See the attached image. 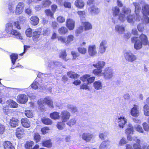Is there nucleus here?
Here are the masks:
<instances>
[{
    "label": "nucleus",
    "instance_id": "473e14b6",
    "mask_svg": "<svg viewBox=\"0 0 149 149\" xmlns=\"http://www.w3.org/2000/svg\"><path fill=\"white\" fill-rule=\"evenodd\" d=\"M50 116L52 119L55 120L59 119L60 117L59 113L57 112H54L51 113L50 114Z\"/></svg>",
    "mask_w": 149,
    "mask_h": 149
},
{
    "label": "nucleus",
    "instance_id": "864d4df0",
    "mask_svg": "<svg viewBox=\"0 0 149 149\" xmlns=\"http://www.w3.org/2000/svg\"><path fill=\"white\" fill-rule=\"evenodd\" d=\"M9 105L10 107L13 108H17L18 107V104L13 100H11Z\"/></svg>",
    "mask_w": 149,
    "mask_h": 149
},
{
    "label": "nucleus",
    "instance_id": "f8f14e48",
    "mask_svg": "<svg viewBox=\"0 0 149 149\" xmlns=\"http://www.w3.org/2000/svg\"><path fill=\"white\" fill-rule=\"evenodd\" d=\"M24 7V4L23 2H20L18 3L15 9V13L16 14H21L23 11Z\"/></svg>",
    "mask_w": 149,
    "mask_h": 149
},
{
    "label": "nucleus",
    "instance_id": "c85d7f7f",
    "mask_svg": "<svg viewBox=\"0 0 149 149\" xmlns=\"http://www.w3.org/2000/svg\"><path fill=\"white\" fill-rule=\"evenodd\" d=\"M10 33L15 36L17 38L21 40H22L23 39L20 33L19 32H18L16 30L12 29Z\"/></svg>",
    "mask_w": 149,
    "mask_h": 149
},
{
    "label": "nucleus",
    "instance_id": "cd10ccee",
    "mask_svg": "<svg viewBox=\"0 0 149 149\" xmlns=\"http://www.w3.org/2000/svg\"><path fill=\"white\" fill-rule=\"evenodd\" d=\"M67 74L69 78L71 79H77L80 76L79 75L72 71L68 72Z\"/></svg>",
    "mask_w": 149,
    "mask_h": 149
},
{
    "label": "nucleus",
    "instance_id": "338daca9",
    "mask_svg": "<svg viewBox=\"0 0 149 149\" xmlns=\"http://www.w3.org/2000/svg\"><path fill=\"white\" fill-rule=\"evenodd\" d=\"M58 41H61V42L64 43L65 44V45L67 46L66 44V38L65 37L62 36H61L59 37L58 38Z\"/></svg>",
    "mask_w": 149,
    "mask_h": 149
},
{
    "label": "nucleus",
    "instance_id": "de8ad7c7",
    "mask_svg": "<svg viewBox=\"0 0 149 149\" xmlns=\"http://www.w3.org/2000/svg\"><path fill=\"white\" fill-rule=\"evenodd\" d=\"M144 115L146 116H149V106L147 104H145L143 107Z\"/></svg>",
    "mask_w": 149,
    "mask_h": 149
},
{
    "label": "nucleus",
    "instance_id": "39448f33",
    "mask_svg": "<svg viewBox=\"0 0 149 149\" xmlns=\"http://www.w3.org/2000/svg\"><path fill=\"white\" fill-rule=\"evenodd\" d=\"M124 56L127 61L132 62L135 61L137 59V57L132 52H126L124 54Z\"/></svg>",
    "mask_w": 149,
    "mask_h": 149
},
{
    "label": "nucleus",
    "instance_id": "052dcab7",
    "mask_svg": "<svg viewBox=\"0 0 149 149\" xmlns=\"http://www.w3.org/2000/svg\"><path fill=\"white\" fill-rule=\"evenodd\" d=\"M135 130L138 132L141 133H143V130L142 127L139 125H136L134 126Z\"/></svg>",
    "mask_w": 149,
    "mask_h": 149
},
{
    "label": "nucleus",
    "instance_id": "680f3d73",
    "mask_svg": "<svg viewBox=\"0 0 149 149\" xmlns=\"http://www.w3.org/2000/svg\"><path fill=\"white\" fill-rule=\"evenodd\" d=\"M137 29L139 32H143L144 30V28L143 24L141 23L139 24L138 25Z\"/></svg>",
    "mask_w": 149,
    "mask_h": 149
},
{
    "label": "nucleus",
    "instance_id": "a18cd8bd",
    "mask_svg": "<svg viewBox=\"0 0 149 149\" xmlns=\"http://www.w3.org/2000/svg\"><path fill=\"white\" fill-rule=\"evenodd\" d=\"M33 113L31 110H26L24 111L25 116L28 118H31L33 117Z\"/></svg>",
    "mask_w": 149,
    "mask_h": 149
},
{
    "label": "nucleus",
    "instance_id": "bb28decb",
    "mask_svg": "<svg viewBox=\"0 0 149 149\" xmlns=\"http://www.w3.org/2000/svg\"><path fill=\"white\" fill-rule=\"evenodd\" d=\"M75 6L79 9H82L84 6V2L82 0H76L74 2Z\"/></svg>",
    "mask_w": 149,
    "mask_h": 149
},
{
    "label": "nucleus",
    "instance_id": "4d7b16f0",
    "mask_svg": "<svg viewBox=\"0 0 149 149\" xmlns=\"http://www.w3.org/2000/svg\"><path fill=\"white\" fill-rule=\"evenodd\" d=\"M64 122L62 121V122H58L57 123V124L56 125V127L59 130H62L63 129V127L65 125Z\"/></svg>",
    "mask_w": 149,
    "mask_h": 149
},
{
    "label": "nucleus",
    "instance_id": "37998d69",
    "mask_svg": "<svg viewBox=\"0 0 149 149\" xmlns=\"http://www.w3.org/2000/svg\"><path fill=\"white\" fill-rule=\"evenodd\" d=\"M74 38V36L71 34L67 36V40H66L67 46L71 42L73 41Z\"/></svg>",
    "mask_w": 149,
    "mask_h": 149
},
{
    "label": "nucleus",
    "instance_id": "7c9ffc66",
    "mask_svg": "<svg viewBox=\"0 0 149 149\" xmlns=\"http://www.w3.org/2000/svg\"><path fill=\"white\" fill-rule=\"evenodd\" d=\"M112 15L114 17H117L120 13V9L117 6L112 8Z\"/></svg>",
    "mask_w": 149,
    "mask_h": 149
},
{
    "label": "nucleus",
    "instance_id": "e433bc0d",
    "mask_svg": "<svg viewBox=\"0 0 149 149\" xmlns=\"http://www.w3.org/2000/svg\"><path fill=\"white\" fill-rule=\"evenodd\" d=\"M13 28V25L12 23L9 22L6 24L5 31L7 33L10 32Z\"/></svg>",
    "mask_w": 149,
    "mask_h": 149
},
{
    "label": "nucleus",
    "instance_id": "1a4fd4ad",
    "mask_svg": "<svg viewBox=\"0 0 149 149\" xmlns=\"http://www.w3.org/2000/svg\"><path fill=\"white\" fill-rule=\"evenodd\" d=\"M28 100V98L25 94H19L17 97V101L19 103L25 104L27 102Z\"/></svg>",
    "mask_w": 149,
    "mask_h": 149
},
{
    "label": "nucleus",
    "instance_id": "2eb2a0df",
    "mask_svg": "<svg viewBox=\"0 0 149 149\" xmlns=\"http://www.w3.org/2000/svg\"><path fill=\"white\" fill-rule=\"evenodd\" d=\"M88 52L89 55L91 56H94L97 54L96 50V46L95 45L89 46Z\"/></svg>",
    "mask_w": 149,
    "mask_h": 149
},
{
    "label": "nucleus",
    "instance_id": "6ab92c4d",
    "mask_svg": "<svg viewBox=\"0 0 149 149\" xmlns=\"http://www.w3.org/2000/svg\"><path fill=\"white\" fill-rule=\"evenodd\" d=\"M89 13L93 15L97 14L100 12L99 9L96 6L93 5L89 7L88 9Z\"/></svg>",
    "mask_w": 149,
    "mask_h": 149
},
{
    "label": "nucleus",
    "instance_id": "ddd939ff",
    "mask_svg": "<svg viewBox=\"0 0 149 149\" xmlns=\"http://www.w3.org/2000/svg\"><path fill=\"white\" fill-rule=\"evenodd\" d=\"M25 130L21 126H19L16 129L15 135L19 139H21L22 136L24 134Z\"/></svg>",
    "mask_w": 149,
    "mask_h": 149
},
{
    "label": "nucleus",
    "instance_id": "5701e85b",
    "mask_svg": "<svg viewBox=\"0 0 149 149\" xmlns=\"http://www.w3.org/2000/svg\"><path fill=\"white\" fill-rule=\"evenodd\" d=\"M81 24L85 31L89 30L92 28V24L88 22H82Z\"/></svg>",
    "mask_w": 149,
    "mask_h": 149
},
{
    "label": "nucleus",
    "instance_id": "72a5a7b5",
    "mask_svg": "<svg viewBox=\"0 0 149 149\" xmlns=\"http://www.w3.org/2000/svg\"><path fill=\"white\" fill-rule=\"evenodd\" d=\"M141 141L139 139L136 140V143L133 144V146L134 149H142L141 144Z\"/></svg>",
    "mask_w": 149,
    "mask_h": 149
},
{
    "label": "nucleus",
    "instance_id": "0e129e2a",
    "mask_svg": "<svg viewBox=\"0 0 149 149\" xmlns=\"http://www.w3.org/2000/svg\"><path fill=\"white\" fill-rule=\"evenodd\" d=\"M57 21L59 23H62L65 21V19L62 16H59L57 18Z\"/></svg>",
    "mask_w": 149,
    "mask_h": 149
},
{
    "label": "nucleus",
    "instance_id": "2f4dec72",
    "mask_svg": "<svg viewBox=\"0 0 149 149\" xmlns=\"http://www.w3.org/2000/svg\"><path fill=\"white\" fill-rule=\"evenodd\" d=\"M41 121L43 123L47 125H51L52 123V121L50 119L45 117L42 118Z\"/></svg>",
    "mask_w": 149,
    "mask_h": 149
},
{
    "label": "nucleus",
    "instance_id": "20e7f679",
    "mask_svg": "<svg viewBox=\"0 0 149 149\" xmlns=\"http://www.w3.org/2000/svg\"><path fill=\"white\" fill-rule=\"evenodd\" d=\"M37 103L39 106L40 108L44 107V103L46 104L50 107L53 108L54 107L53 101L49 97H45L43 100L40 99L38 101Z\"/></svg>",
    "mask_w": 149,
    "mask_h": 149
},
{
    "label": "nucleus",
    "instance_id": "a211bd4d",
    "mask_svg": "<svg viewBox=\"0 0 149 149\" xmlns=\"http://www.w3.org/2000/svg\"><path fill=\"white\" fill-rule=\"evenodd\" d=\"M42 146L48 148H50L52 147L53 144L50 139L45 140L42 142Z\"/></svg>",
    "mask_w": 149,
    "mask_h": 149
},
{
    "label": "nucleus",
    "instance_id": "ea45409f",
    "mask_svg": "<svg viewBox=\"0 0 149 149\" xmlns=\"http://www.w3.org/2000/svg\"><path fill=\"white\" fill-rule=\"evenodd\" d=\"M33 138L36 143H38L40 141L41 136L38 133L36 132L34 133Z\"/></svg>",
    "mask_w": 149,
    "mask_h": 149
},
{
    "label": "nucleus",
    "instance_id": "9d476101",
    "mask_svg": "<svg viewBox=\"0 0 149 149\" xmlns=\"http://www.w3.org/2000/svg\"><path fill=\"white\" fill-rule=\"evenodd\" d=\"M82 138L86 142H89L93 139V134L88 132H85L81 135Z\"/></svg>",
    "mask_w": 149,
    "mask_h": 149
},
{
    "label": "nucleus",
    "instance_id": "7ed1b4c3",
    "mask_svg": "<svg viewBox=\"0 0 149 149\" xmlns=\"http://www.w3.org/2000/svg\"><path fill=\"white\" fill-rule=\"evenodd\" d=\"M95 77H91V75L88 74H85L80 77V79L83 82H86V84H81L80 87L81 89L89 90V88L88 86V84L92 83L94 81Z\"/></svg>",
    "mask_w": 149,
    "mask_h": 149
},
{
    "label": "nucleus",
    "instance_id": "8fccbe9b",
    "mask_svg": "<svg viewBox=\"0 0 149 149\" xmlns=\"http://www.w3.org/2000/svg\"><path fill=\"white\" fill-rule=\"evenodd\" d=\"M84 31V28L82 26H80L76 29L75 31V34L77 36L82 33Z\"/></svg>",
    "mask_w": 149,
    "mask_h": 149
},
{
    "label": "nucleus",
    "instance_id": "f704fd0d",
    "mask_svg": "<svg viewBox=\"0 0 149 149\" xmlns=\"http://www.w3.org/2000/svg\"><path fill=\"white\" fill-rule=\"evenodd\" d=\"M58 33L61 35H65L68 32V30L64 26H61L58 29Z\"/></svg>",
    "mask_w": 149,
    "mask_h": 149
},
{
    "label": "nucleus",
    "instance_id": "aec40b11",
    "mask_svg": "<svg viewBox=\"0 0 149 149\" xmlns=\"http://www.w3.org/2000/svg\"><path fill=\"white\" fill-rule=\"evenodd\" d=\"M107 42L106 40H103L102 41L100 44L99 52L102 54L104 52L107 48L106 46Z\"/></svg>",
    "mask_w": 149,
    "mask_h": 149
},
{
    "label": "nucleus",
    "instance_id": "b1692460",
    "mask_svg": "<svg viewBox=\"0 0 149 149\" xmlns=\"http://www.w3.org/2000/svg\"><path fill=\"white\" fill-rule=\"evenodd\" d=\"M67 55L66 50L64 49L61 50L59 55V58H61L65 61H67L68 60V59L66 57Z\"/></svg>",
    "mask_w": 149,
    "mask_h": 149
},
{
    "label": "nucleus",
    "instance_id": "6e6552de",
    "mask_svg": "<svg viewBox=\"0 0 149 149\" xmlns=\"http://www.w3.org/2000/svg\"><path fill=\"white\" fill-rule=\"evenodd\" d=\"M41 29L40 28H39L33 31L32 35V39L33 41L36 42L38 41L39 40V38L41 35Z\"/></svg>",
    "mask_w": 149,
    "mask_h": 149
},
{
    "label": "nucleus",
    "instance_id": "bf43d9fd",
    "mask_svg": "<svg viewBox=\"0 0 149 149\" xmlns=\"http://www.w3.org/2000/svg\"><path fill=\"white\" fill-rule=\"evenodd\" d=\"M118 16V19L121 22H123L125 20L126 17L124 14L120 13Z\"/></svg>",
    "mask_w": 149,
    "mask_h": 149
},
{
    "label": "nucleus",
    "instance_id": "4468645a",
    "mask_svg": "<svg viewBox=\"0 0 149 149\" xmlns=\"http://www.w3.org/2000/svg\"><path fill=\"white\" fill-rule=\"evenodd\" d=\"M21 123L22 126L24 128H29L31 127V122L26 118H22L21 120Z\"/></svg>",
    "mask_w": 149,
    "mask_h": 149
},
{
    "label": "nucleus",
    "instance_id": "f3484780",
    "mask_svg": "<svg viewBox=\"0 0 149 149\" xmlns=\"http://www.w3.org/2000/svg\"><path fill=\"white\" fill-rule=\"evenodd\" d=\"M130 113L131 115L134 117H138L139 116V112L138 110V107L136 104L134 105V107L132 108Z\"/></svg>",
    "mask_w": 149,
    "mask_h": 149
},
{
    "label": "nucleus",
    "instance_id": "c03bdc74",
    "mask_svg": "<svg viewBox=\"0 0 149 149\" xmlns=\"http://www.w3.org/2000/svg\"><path fill=\"white\" fill-rule=\"evenodd\" d=\"M45 12L46 16L48 17H50L51 18L54 17V13L51 11L50 9H46L45 10Z\"/></svg>",
    "mask_w": 149,
    "mask_h": 149
},
{
    "label": "nucleus",
    "instance_id": "9b49d317",
    "mask_svg": "<svg viewBox=\"0 0 149 149\" xmlns=\"http://www.w3.org/2000/svg\"><path fill=\"white\" fill-rule=\"evenodd\" d=\"M70 113L66 110H63L61 112V119L63 122H66L70 119Z\"/></svg>",
    "mask_w": 149,
    "mask_h": 149
},
{
    "label": "nucleus",
    "instance_id": "a19ab883",
    "mask_svg": "<svg viewBox=\"0 0 149 149\" xmlns=\"http://www.w3.org/2000/svg\"><path fill=\"white\" fill-rule=\"evenodd\" d=\"M34 144V143L32 141H27L26 142L24 147L26 149H32Z\"/></svg>",
    "mask_w": 149,
    "mask_h": 149
},
{
    "label": "nucleus",
    "instance_id": "603ef678",
    "mask_svg": "<svg viewBox=\"0 0 149 149\" xmlns=\"http://www.w3.org/2000/svg\"><path fill=\"white\" fill-rule=\"evenodd\" d=\"M33 33L32 29L30 28L27 29L25 31L26 35L29 37H32Z\"/></svg>",
    "mask_w": 149,
    "mask_h": 149
},
{
    "label": "nucleus",
    "instance_id": "79ce46f5",
    "mask_svg": "<svg viewBox=\"0 0 149 149\" xmlns=\"http://www.w3.org/2000/svg\"><path fill=\"white\" fill-rule=\"evenodd\" d=\"M51 3V1L49 0H44L42 2V7L43 8L48 7Z\"/></svg>",
    "mask_w": 149,
    "mask_h": 149
},
{
    "label": "nucleus",
    "instance_id": "f257e3e1",
    "mask_svg": "<svg viewBox=\"0 0 149 149\" xmlns=\"http://www.w3.org/2000/svg\"><path fill=\"white\" fill-rule=\"evenodd\" d=\"M105 64L103 61H98L95 64H93V66L96 68L92 71V73L94 75L97 77L103 76L106 79L111 78L113 74L112 70L109 67H107L105 68L104 72H102V69L104 67Z\"/></svg>",
    "mask_w": 149,
    "mask_h": 149
},
{
    "label": "nucleus",
    "instance_id": "f03ea898",
    "mask_svg": "<svg viewBox=\"0 0 149 149\" xmlns=\"http://www.w3.org/2000/svg\"><path fill=\"white\" fill-rule=\"evenodd\" d=\"M134 36L131 38L132 42L134 43V48L138 50L141 49L143 45H146L148 43V38L147 36L143 33L141 34L139 37Z\"/></svg>",
    "mask_w": 149,
    "mask_h": 149
},
{
    "label": "nucleus",
    "instance_id": "774afa93",
    "mask_svg": "<svg viewBox=\"0 0 149 149\" xmlns=\"http://www.w3.org/2000/svg\"><path fill=\"white\" fill-rule=\"evenodd\" d=\"M13 24L15 28L18 29H21V26L19 22V21L15 22L13 23Z\"/></svg>",
    "mask_w": 149,
    "mask_h": 149
},
{
    "label": "nucleus",
    "instance_id": "69168bd1",
    "mask_svg": "<svg viewBox=\"0 0 149 149\" xmlns=\"http://www.w3.org/2000/svg\"><path fill=\"white\" fill-rule=\"evenodd\" d=\"M122 11L124 15L130 14L131 12V10L130 9L127 8L125 7L123 8Z\"/></svg>",
    "mask_w": 149,
    "mask_h": 149
},
{
    "label": "nucleus",
    "instance_id": "a878e982",
    "mask_svg": "<svg viewBox=\"0 0 149 149\" xmlns=\"http://www.w3.org/2000/svg\"><path fill=\"white\" fill-rule=\"evenodd\" d=\"M4 149H15L12 143L9 141H5L3 143Z\"/></svg>",
    "mask_w": 149,
    "mask_h": 149
},
{
    "label": "nucleus",
    "instance_id": "423d86ee",
    "mask_svg": "<svg viewBox=\"0 0 149 149\" xmlns=\"http://www.w3.org/2000/svg\"><path fill=\"white\" fill-rule=\"evenodd\" d=\"M142 13L143 16L146 17L147 21L146 23H149V18L148 17L149 15V4H145L142 7Z\"/></svg>",
    "mask_w": 149,
    "mask_h": 149
},
{
    "label": "nucleus",
    "instance_id": "c756f323",
    "mask_svg": "<svg viewBox=\"0 0 149 149\" xmlns=\"http://www.w3.org/2000/svg\"><path fill=\"white\" fill-rule=\"evenodd\" d=\"M109 145V141L107 140L102 141L100 144L99 149H107Z\"/></svg>",
    "mask_w": 149,
    "mask_h": 149
},
{
    "label": "nucleus",
    "instance_id": "4be33fe9",
    "mask_svg": "<svg viewBox=\"0 0 149 149\" xmlns=\"http://www.w3.org/2000/svg\"><path fill=\"white\" fill-rule=\"evenodd\" d=\"M30 23L31 25L33 26L37 25L39 23V19L36 16H32L30 18Z\"/></svg>",
    "mask_w": 149,
    "mask_h": 149
},
{
    "label": "nucleus",
    "instance_id": "09e8293b",
    "mask_svg": "<svg viewBox=\"0 0 149 149\" xmlns=\"http://www.w3.org/2000/svg\"><path fill=\"white\" fill-rule=\"evenodd\" d=\"M126 18L127 22L129 23H132L135 21L134 15H129Z\"/></svg>",
    "mask_w": 149,
    "mask_h": 149
},
{
    "label": "nucleus",
    "instance_id": "4c0bfd02",
    "mask_svg": "<svg viewBox=\"0 0 149 149\" xmlns=\"http://www.w3.org/2000/svg\"><path fill=\"white\" fill-rule=\"evenodd\" d=\"M96 90L101 89L102 88V85L101 82L97 81L94 82L93 84Z\"/></svg>",
    "mask_w": 149,
    "mask_h": 149
},
{
    "label": "nucleus",
    "instance_id": "393cba45",
    "mask_svg": "<svg viewBox=\"0 0 149 149\" xmlns=\"http://www.w3.org/2000/svg\"><path fill=\"white\" fill-rule=\"evenodd\" d=\"M127 123L126 119L124 117H120L118 118V123L120 127L123 128L124 125Z\"/></svg>",
    "mask_w": 149,
    "mask_h": 149
},
{
    "label": "nucleus",
    "instance_id": "5fc2aeb1",
    "mask_svg": "<svg viewBox=\"0 0 149 149\" xmlns=\"http://www.w3.org/2000/svg\"><path fill=\"white\" fill-rule=\"evenodd\" d=\"M71 54L72 55L73 59H78V57L80 56V54L77 52L73 51L71 52Z\"/></svg>",
    "mask_w": 149,
    "mask_h": 149
},
{
    "label": "nucleus",
    "instance_id": "58836bf2",
    "mask_svg": "<svg viewBox=\"0 0 149 149\" xmlns=\"http://www.w3.org/2000/svg\"><path fill=\"white\" fill-rule=\"evenodd\" d=\"M11 62L14 65L17 59L18 58L17 54L15 53H12L10 56Z\"/></svg>",
    "mask_w": 149,
    "mask_h": 149
},
{
    "label": "nucleus",
    "instance_id": "412c9836",
    "mask_svg": "<svg viewBox=\"0 0 149 149\" xmlns=\"http://www.w3.org/2000/svg\"><path fill=\"white\" fill-rule=\"evenodd\" d=\"M86 42H83L80 44V47L77 48V50L78 52L82 54H86L87 52V49L86 47H84L83 45H85Z\"/></svg>",
    "mask_w": 149,
    "mask_h": 149
},
{
    "label": "nucleus",
    "instance_id": "49530a36",
    "mask_svg": "<svg viewBox=\"0 0 149 149\" xmlns=\"http://www.w3.org/2000/svg\"><path fill=\"white\" fill-rule=\"evenodd\" d=\"M134 128L133 126H130L129 127L127 128L125 130V133L128 135L133 134L134 132Z\"/></svg>",
    "mask_w": 149,
    "mask_h": 149
},
{
    "label": "nucleus",
    "instance_id": "e2e57ef3",
    "mask_svg": "<svg viewBox=\"0 0 149 149\" xmlns=\"http://www.w3.org/2000/svg\"><path fill=\"white\" fill-rule=\"evenodd\" d=\"M5 131V126L3 124L0 123V136L3 134Z\"/></svg>",
    "mask_w": 149,
    "mask_h": 149
},
{
    "label": "nucleus",
    "instance_id": "6e6d98bb",
    "mask_svg": "<svg viewBox=\"0 0 149 149\" xmlns=\"http://www.w3.org/2000/svg\"><path fill=\"white\" fill-rule=\"evenodd\" d=\"M99 138L102 140L106 139L107 136V134L106 132H100L99 134Z\"/></svg>",
    "mask_w": 149,
    "mask_h": 149
},
{
    "label": "nucleus",
    "instance_id": "0eeeda50",
    "mask_svg": "<svg viewBox=\"0 0 149 149\" xmlns=\"http://www.w3.org/2000/svg\"><path fill=\"white\" fill-rule=\"evenodd\" d=\"M65 25L69 30H73L75 26V21L68 16L66 20Z\"/></svg>",
    "mask_w": 149,
    "mask_h": 149
},
{
    "label": "nucleus",
    "instance_id": "c9c22d12",
    "mask_svg": "<svg viewBox=\"0 0 149 149\" xmlns=\"http://www.w3.org/2000/svg\"><path fill=\"white\" fill-rule=\"evenodd\" d=\"M115 30L116 31L121 34L123 33L125 30V27L122 25H118L116 26L115 28Z\"/></svg>",
    "mask_w": 149,
    "mask_h": 149
},
{
    "label": "nucleus",
    "instance_id": "dca6fc26",
    "mask_svg": "<svg viewBox=\"0 0 149 149\" xmlns=\"http://www.w3.org/2000/svg\"><path fill=\"white\" fill-rule=\"evenodd\" d=\"M19 120L17 118L12 117L10 120L9 124L11 127H15L19 125Z\"/></svg>",
    "mask_w": 149,
    "mask_h": 149
},
{
    "label": "nucleus",
    "instance_id": "3c124183",
    "mask_svg": "<svg viewBox=\"0 0 149 149\" xmlns=\"http://www.w3.org/2000/svg\"><path fill=\"white\" fill-rule=\"evenodd\" d=\"M77 120L74 118H72L70 119L67 123V124L70 127H71L75 124L76 123Z\"/></svg>",
    "mask_w": 149,
    "mask_h": 149
},
{
    "label": "nucleus",
    "instance_id": "13d9d810",
    "mask_svg": "<svg viewBox=\"0 0 149 149\" xmlns=\"http://www.w3.org/2000/svg\"><path fill=\"white\" fill-rule=\"evenodd\" d=\"M49 130V127H45L42 128L41 129V131L43 135H45L48 132V131Z\"/></svg>",
    "mask_w": 149,
    "mask_h": 149
}]
</instances>
